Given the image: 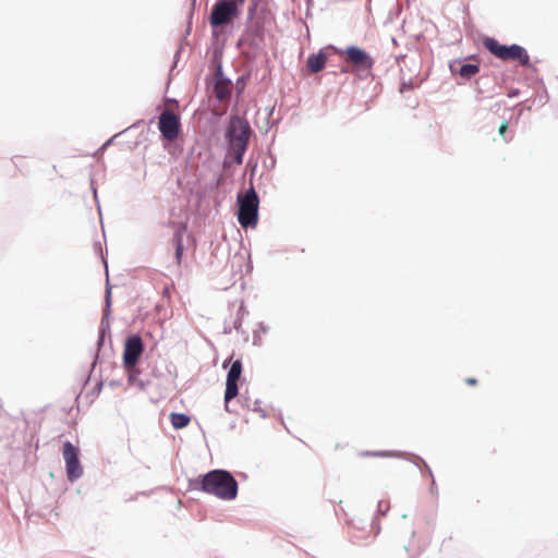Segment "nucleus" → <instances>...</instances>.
Listing matches in <instances>:
<instances>
[{"mask_svg": "<svg viewBox=\"0 0 558 558\" xmlns=\"http://www.w3.org/2000/svg\"><path fill=\"white\" fill-rule=\"evenodd\" d=\"M201 489L222 500H233L238 495L235 478L225 470H213L199 476Z\"/></svg>", "mask_w": 558, "mask_h": 558, "instance_id": "1", "label": "nucleus"}, {"mask_svg": "<svg viewBox=\"0 0 558 558\" xmlns=\"http://www.w3.org/2000/svg\"><path fill=\"white\" fill-rule=\"evenodd\" d=\"M231 148L235 155V162L241 165L246 151L251 128L246 121L241 118H232L228 131Z\"/></svg>", "mask_w": 558, "mask_h": 558, "instance_id": "2", "label": "nucleus"}, {"mask_svg": "<svg viewBox=\"0 0 558 558\" xmlns=\"http://www.w3.org/2000/svg\"><path fill=\"white\" fill-rule=\"evenodd\" d=\"M484 45L492 54L500 60L518 61L521 66H530V56L519 45L505 46L492 37H487Z\"/></svg>", "mask_w": 558, "mask_h": 558, "instance_id": "3", "label": "nucleus"}, {"mask_svg": "<svg viewBox=\"0 0 558 558\" xmlns=\"http://www.w3.org/2000/svg\"><path fill=\"white\" fill-rule=\"evenodd\" d=\"M238 220L243 228L255 227L258 220L259 199L254 187L248 189L244 194H239Z\"/></svg>", "mask_w": 558, "mask_h": 558, "instance_id": "4", "label": "nucleus"}, {"mask_svg": "<svg viewBox=\"0 0 558 558\" xmlns=\"http://www.w3.org/2000/svg\"><path fill=\"white\" fill-rule=\"evenodd\" d=\"M238 5L232 0H218L210 13L211 25L221 26L230 23L239 15Z\"/></svg>", "mask_w": 558, "mask_h": 558, "instance_id": "5", "label": "nucleus"}, {"mask_svg": "<svg viewBox=\"0 0 558 558\" xmlns=\"http://www.w3.org/2000/svg\"><path fill=\"white\" fill-rule=\"evenodd\" d=\"M78 448L70 441L63 444L62 456L65 462L66 476L71 482L78 480L83 475V468L78 459Z\"/></svg>", "mask_w": 558, "mask_h": 558, "instance_id": "6", "label": "nucleus"}, {"mask_svg": "<svg viewBox=\"0 0 558 558\" xmlns=\"http://www.w3.org/2000/svg\"><path fill=\"white\" fill-rule=\"evenodd\" d=\"M158 129L165 140L175 141L181 131L180 117L171 110H163L159 116Z\"/></svg>", "mask_w": 558, "mask_h": 558, "instance_id": "7", "label": "nucleus"}, {"mask_svg": "<svg viewBox=\"0 0 558 558\" xmlns=\"http://www.w3.org/2000/svg\"><path fill=\"white\" fill-rule=\"evenodd\" d=\"M343 54L345 56L344 60L351 63L355 71L368 72L374 66V60L372 57L359 47L350 46L344 50Z\"/></svg>", "mask_w": 558, "mask_h": 558, "instance_id": "8", "label": "nucleus"}, {"mask_svg": "<svg viewBox=\"0 0 558 558\" xmlns=\"http://www.w3.org/2000/svg\"><path fill=\"white\" fill-rule=\"evenodd\" d=\"M144 351L142 338L137 335L129 337L124 343L123 364L128 369L133 368Z\"/></svg>", "mask_w": 558, "mask_h": 558, "instance_id": "9", "label": "nucleus"}, {"mask_svg": "<svg viewBox=\"0 0 558 558\" xmlns=\"http://www.w3.org/2000/svg\"><path fill=\"white\" fill-rule=\"evenodd\" d=\"M242 374V363L240 360L234 361L227 375L226 391H225V410L231 412L229 402L238 396V381Z\"/></svg>", "mask_w": 558, "mask_h": 558, "instance_id": "10", "label": "nucleus"}, {"mask_svg": "<svg viewBox=\"0 0 558 558\" xmlns=\"http://www.w3.org/2000/svg\"><path fill=\"white\" fill-rule=\"evenodd\" d=\"M185 231V226H180L179 229L174 232L172 238V243L175 247V263L178 266L182 264L183 257V233Z\"/></svg>", "mask_w": 558, "mask_h": 558, "instance_id": "11", "label": "nucleus"}, {"mask_svg": "<svg viewBox=\"0 0 558 558\" xmlns=\"http://www.w3.org/2000/svg\"><path fill=\"white\" fill-rule=\"evenodd\" d=\"M326 56L323 52L317 54H312L307 59V68L310 72L317 73L325 68L326 64Z\"/></svg>", "mask_w": 558, "mask_h": 558, "instance_id": "12", "label": "nucleus"}, {"mask_svg": "<svg viewBox=\"0 0 558 558\" xmlns=\"http://www.w3.org/2000/svg\"><path fill=\"white\" fill-rule=\"evenodd\" d=\"M170 421L175 429H181L190 424L191 418L190 416L183 413H171Z\"/></svg>", "mask_w": 558, "mask_h": 558, "instance_id": "13", "label": "nucleus"}, {"mask_svg": "<svg viewBox=\"0 0 558 558\" xmlns=\"http://www.w3.org/2000/svg\"><path fill=\"white\" fill-rule=\"evenodd\" d=\"M215 95L219 100L226 99L230 94L229 85L222 81H217L214 88Z\"/></svg>", "mask_w": 558, "mask_h": 558, "instance_id": "14", "label": "nucleus"}, {"mask_svg": "<svg viewBox=\"0 0 558 558\" xmlns=\"http://www.w3.org/2000/svg\"><path fill=\"white\" fill-rule=\"evenodd\" d=\"M478 71H480V68L477 64L468 63V64H463L460 68L459 74H460V76H462L464 78H470V77L474 76L476 73H478Z\"/></svg>", "mask_w": 558, "mask_h": 558, "instance_id": "15", "label": "nucleus"}, {"mask_svg": "<svg viewBox=\"0 0 558 558\" xmlns=\"http://www.w3.org/2000/svg\"><path fill=\"white\" fill-rule=\"evenodd\" d=\"M362 457H386V456H389V453L387 452H371V451H365V452H362L361 453Z\"/></svg>", "mask_w": 558, "mask_h": 558, "instance_id": "16", "label": "nucleus"}, {"mask_svg": "<svg viewBox=\"0 0 558 558\" xmlns=\"http://www.w3.org/2000/svg\"><path fill=\"white\" fill-rule=\"evenodd\" d=\"M507 130H508V122L505 121L500 124L498 132L504 137Z\"/></svg>", "mask_w": 558, "mask_h": 558, "instance_id": "17", "label": "nucleus"}, {"mask_svg": "<svg viewBox=\"0 0 558 558\" xmlns=\"http://www.w3.org/2000/svg\"><path fill=\"white\" fill-rule=\"evenodd\" d=\"M465 383L470 386H474L477 384V380L475 378H466Z\"/></svg>", "mask_w": 558, "mask_h": 558, "instance_id": "18", "label": "nucleus"}, {"mask_svg": "<svg viewBox=\"0 0 558 558\" xmlns=\"http://www.w3.org/2000/svg\"><path fill=\"white\" fill-rule=\"evenodd\" d=\"M110 298H111V292H110V290H107V293H106L107 307L110 306Z\"/></svg>", "mask_w": 558, "mask_h": 558, "instance_id": "19", "label": "nucleus"}, {"mask_svg": "<svg viewBox=\"0 0 558 558\" xmlns=\"http://www.w3.org/2000/svg\"><path fill=\"white\" fill-rule=\"evenodd\" d=\"M233 2H235L236 4H243L245 0H232Z\"/></svg>", "mask_w": 558, "mask_h": 558, "instance_id": "20", "label": "nucleus"}]
</instances>
